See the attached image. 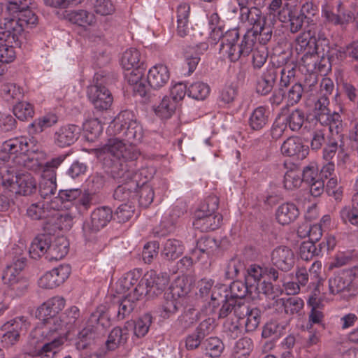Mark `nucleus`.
<instances>
[{
    "mask_svg": "<svg viewBox=\"0 0 358 358\" xmlns=\"http://www.w3.org/2000/svg\"><path fill=\"white\" fill-rule=\"evenodd\" d=\"M253 38L252 32H246L241 39L238 29L229 30L220 39V54L232 62L247 57L254 49Z\"/></svg>",
    "mask_w": 358,
    "mask_h": 358,
    "instance_id": "f257e3e1",
    "label": "nucleus"
},
{
    "mask_svg": "<svg viewBox=\"0 0 358 358\" xmlns=\"http://www.w3.org/2000/svg\"><path fill=\"white\" fill-rule=\"evenodd\" d=\"M147 273L138 280L132 291L129 292L122 300L113 301L108 308L101 306L97 308V313H130L134 310L136 306V301H138L145 296H151V289Z\"/></svg>",
    "mask_w": 358,
    "mask_h": 358,
    "instance_id": "f03ea898",
    "label": "nucleus"
},
{
    "mask_svg": "<svg viewBox=\"0 0 358 358\" xmlns=\"http://www.w3.org/2000/svg\"><path fill=\"white\" fill-rule=\"evenodd\" d=\"M264 275L276 282L280 278L279 272L273 267L262 268L253 264L248 267L245 275V281L250 289V292L259 296L262 294L266 297L273 293V287L271 282L263 280Z\"/></svg>",
    "mask_w": 358,
    "mask_h": 358,
    "instance_id": "7ed1b4c3",
    "label": "nucleus"
},
{
    "mask_svg": "<svg viewBox=\"0 0 358 358\" xmlns=\"http://www.w3.org/2000/svg\"><path fill=\"white\" fill-rule=\"evenodd\" d=\"M108 130L115 135L125 137L130 144L141 142L143 136L141 125L134 118V114L129 110L120 113L110 123Z\"/></svg>",
    "mask_w": 358,
    "mask_h": 358,
    "instance_id": "20e7f679",
    "label": "nucleus"
},
{
    "mask_svg": "<svg viewBox=\"0 0 358 358\" xmlns=\"http://www.w3.org/2000/svg\"><path fill=\"white\" fill-rule=\"evenodd\" d=\"M192 282L187 275L177 277L169 287L172 299L166 300L163 306V311L165 313H175L178 311L192 313L199 311L198 308L191 306H184L178 299L185 298L191 291Z\"/></svg>",
    "mask_w": 358,
    "mask_h": 358,
    "instance_id": "39448f33",
    "label": "nucleus"
},
{
    "mask_svg": "<svg viewBox=\"0 0 358 358\" xmlns=\"http://www.w3.org/2000/svg\"><path fill=\"white\" fill-rule=\"evenodd\" d=\"M268 13L276 17L282 22H289L290 31L298 32L302 28L306 20L296 7L282 0H272L268 7Z\"/></svg>",
    "mask_w": 358,
    "mask_h": 358,
    "instance_id": "423d86ee",
    "label": "nucleus"
},
{
    "mask_svg": "<svg viewBox=\"0 0 358 358\" xmlns=\"http://www.w3.org/2000/svg\"><path fill=\"white\" fill-rule=\"evenodd\" d=\"M110 326L108 315H91L86 327L78 334L76 347L83 350L91 345L106 329Z\"/></svg>",
    "mask_w": 358,
    "mask_h": 358,
    "instance_id": "0eeeda50",
    "label": "nucleus"
},
{
    "mask_svg": "<svg viewBox=\"0 0 358 358\" xmlns=\"http://www.w3.org/2000/svg\"><path fill=\"white\" fill-rule=\"evenodd\" d=\"M230 296L229 299H227L226 303L222 304V309L227 312L237 313H253L254 308H250L243 299L248 294L255 298L254 294L250 292V289L248 286L246 282L236 280L231 283L229 286Z\"/></svg>",
    "mask_w": 358,
    "mask_h": 358,
    "instance_id": "6e6552de",
    "label": "nucleus"
},
{
    "mask_svg": "<svg viewBox=\"0 0 358 358\" xmlns=\"http://www.w3.org/2000/svg\"><path fill=\"white\" fill-rule=\"evenodd\" d=\"M329 105V98L325 95H320L314 105V117L322 125L327 126L332 135L336 133L338 136L342 130L341 117L336 112L331 113Z\"/></svg>",
    "mask_w": 358,
    "mask_h": 358,
    "instance_id": "1a4fd4ad",
    "label": "nucleus"
},
{
    "mask_svg": "<svg viewBox=\"0 0 358 358\" xmlns=\"http://www.w3.org/2000/svg\"><path fill=\"white\" fill-rule=\"evenodd\" d=\"M94 84L87 88V96L94 107L99 110H106L112 105L113 98L110 90L105 86L104 78L95 74Z\"/></svg>",
    "mask_w": 358,
    "mask_h": 358,
    "instance_id": "9d476101",
    "label": "nucleus"
},
{
    "mask_svg": "<svg viewBox=\"0 0 358 358\" xmlns=\"http://www.w3.org/2000/svg\"><path fill=\"white\" fill-rule=\"evenodd\" d=\"M66 155H62L52 158L45 166L44 173L39 184V193L42 198L48 199L57 192L56 169L64 161Z\"/></svg>",
    "mask_w": 358,
    "mask_h": 358,
    "instance_id": "9b49d317",
    "label": "nucleus"
},
{
    "mask_svg": "<svg viewBox=\"0 0 358 358\" xmlns=\"http://www.w3.org/2000/svg\"><path fill=\"white\" fill-rule=\"evenodd\" d=\"M113 217V211L109 207L103 206L96 208L91 214L90 220H87L83 225V231L86 240L91 241L95 235L108 223Z\"/></svg>",
    "mask_w": 358,
    "mask_h": 358,
    "instance_id": "f8f14e48",
    "label": "nucleus"
},
{
    "mask_svg": "<svg viewBox=\"0 0 358 358\" xmlns=\"http://www.w3.org/2000/svg\"><path fill=\"white\" fill-rule=\"evenodd\" d=\"M17 17H6L1 23V27L8 30L18 38L26 28H32L37 24L38 17L31 10L27 8L19 12Z\"/></svg>",
    "mask_w": 358,
    "mask_h": 358,
    "instance_id": "ddd939ff",
    "label": "nucleus"
},
{
    "mask_svg": "<svg viewBox=\"0 0 358 358\" xmlns=\"http://www.w3.org/2000/svg\"><path fill=\"white\" fill-rule=\"evenodd\" d=\"M46 157L45 152L34 141V143L29 147V151L23 153L22 155H19L16 164L29 170L34 171L42 170V172L44 173L45 166L49 162H45Z\"/></svg>",
    "mask_w": 358,
    "mask_h": 358,
    "instance_id": "4468645a",
    "label": "nucleus"
},
{
    "mask_svg": "<svg viewBox=\"0 0 358 358\" xmlns=\"http://www.w3.org/2000/svg\"><path fill=\"white\" fill-rule=\"evenodd\" d=\"M0 28V69L4 71L2 65L10 63L15 59L13 45L17 43L19 38L8 30Z\"/></svg>",
    "mask_w": 358,
    "mask_h": 358,
    "instance_id": "2eb2a0df",
    "label": "nucleus"
},
{
    "mask_svg": "<svg viewBox=\"0 0 358 358\" xmlns=\"http://www.w3.org/2000/svg\"><path fill=\"white\" fill-rule=\"evenodd\" d=\"M71 271L69 264L61 265L46 272L38 280V285L45 289H53L62 284L70 275Z\"/></svg>",
    "mask_w": 358,
    "mask_h": 358,
    "instance_id": "dca6fc26",
    "label": "nucleus"
},
{
    "mask_svg": "<svg viewBox=\"0 0 358 358\" xmlns=\"http://www.w3.org/2000/svg\"><path fill=\"white\" fill-rule=\"evenodd\" d=\"M134 164V159L114 161L110 166L109 173L119 183L136 180V173L133 168Z\"/></svg>",
    "mask_w": 358,
    "mask_h": 358,
    "instance_id": "f3484780",
    "label": "nucleus"
},
{
    "mask_svg": "<svg viewBox=\"0 0 358 358\" xmlns=\"http://www.w3.org/2000/svg\"><path fill=\"white\" fill-rule=\"evenodd\" d=\"M34 143V140H29L24 136H19L10 138L4 141L1 147V152L8 155V157H13L16 163L19 155L29 151V147Z\"/></svg>",
    "mask_w": 358,
    "mask_h": 358,
    "instance_id": "a211bd4d",
    "label": "nucleus"
},
{
    "mask_svg": "<svg viewBox=\"0 0 358 358\" xmlns=\"http://www.w3.org/2000/svg\"><path fill=\"white\" fill-rule=\"evenodd\" d=\"M103 151L111 155L113 158L110 159L112 162L122 159H134L137 155L129 146L117 138L109 139L103 146Z\"/></svg>",
    "mask_w": 358,
    "mask_h": 358,
    "instance_id": "6ab92c4d",
    "label": "nucleus"
},
{
    "mask_svg": "<svg viewBox=\"0 0 358 358\" xmlns=\"http://www.w3.org/2000/svg\"><path fill=\"white\" fill-rule=\"evenodd\" d=\"M303 301L298 296L289 297L287 299H276L274 296L271 297V301L266 306L263 303L264 311L273 308L275 311L278 313H298L303 307Z\"/></svg>",
    "mask_w": 358,
    "mask_h": 358,
    "instance_id": "aec40b11",
    "label": "nucleus"
},
{
    "mask_svg": "<svg viewBox=\"0 0 358 358\" xmlns=\"http://www.w3.org/2000/svg\"><path fill=\"white\" fill-rule=\"evenodd\" d=\"M80 128L73 124L60 127L54 133L53 140L55 145L65 148L73 145L79 138Z\"/></svg>",
    "mask_w": 358,
    "mask_h": 358,
    "instance_id": "412c9836",
    "label": "nucleus"
},
{
    "mask_svg": "<svg viewBox=\"0 0 358 358\" xmlns=\"http://www.w3.org/2000/svg\"><path fill=\"white\" fill-rule=\"evenodd\" d=\"M271 262L278 269L282 271H288L294 265V253L288 247L278 246L271 252Z\"/></svg>",
    "mask_w": 358,
    "mask_h": 358,
    "instance_id": "4be33fe9",
    "label": "nucleus"
},
{
    "mask_svg": "<svg viewBox=\"0 0 358 358\" xmlns=\"http://www.w3.org/2000/svg\"><path fill=\"white\" fill-rule=\"evenodd\" d=\"M326 39L317 41L308 34H303L296 38L295 50L299 55L306 53L310 55L313 53H321L320 48L326 45Z\"/></svg>",
    "mask_w": 358,
    "mask_h": 358,
    "instance_id": "5701e85b",
    "label": "nucleus"
},
{
    "mask_svg": "<svg viewBox=\"0 0 358 358\" xmlns=\"http://www.w3.org/2000/svg\"><path fill=\"white\" fill-rule=\"evenodd\" d=\"M281 152L284 155L294 157L296 159H305L309 153L307 145H304L301 138L290 137L281 145Z\"/></svg>",
    "mask_w": 358,
    "mask_h": 358,
    "instance_id": "b1692460",
    "label": "nucleus"
},
{
    "mask_svg": "<svg viewBox=\"0 0 358 358\" xmlns=\"http://www.w3.org/2000/svg\"><path fill=\"white\" fill-rule=\"evenodd\" d=\"M322 15L328 23L334 25H345L349 23L352 17L350 12L345 9L342 3L337 5V13L327 4L322 6Z\"/></svg>",
    "mask_w": 358,
    "mask_h": 358,
    "instance_id": "393cba45",
    "label": "nucleus"
},
{
    "mask_svg": "<svg viewBox=\"0 0 358 358\" xmlns=\"http://www.w3.org/2000/svg\"><path fill=\"white\" fill-rule=\"evenodd\" d=\"M222 222V215H210L203 211H196L193 225L201 231H213L217 229Z\"/></svg>",
    "mask_w": 358,
    "mask_h": 358,
    "instance_id": "a878e982",
    "label": "nucleus"
},
{
    "mask_svg": "<svg viewBox=\"0 0 358 358\" xmlns=\"http://www.w3.org/2000/svg\"><path fill=\"white\" fill-rule=\"evenodd\" d=\"M170 79V73L166 66L158 64L152 66L148 73V82L153 89L163 87Z\"/></svg>",
    "mask_w": 358,
    "mask_h": 358,
    "instance_id": "bb28decb",
    "label": "nucleus"
},
{
    "mask_svg": "<svg viewBox=\"0 0 358 358\" xmlns=\"http://www.w3.org/2000/svg\"><path fill=\"white\" fill-rule=\"evenodd\" d=\"M279 71V68L274 66H268L266 69L257 85V92L259 94L266 95L271 92L275 83Z\"/></svg>",
    "mask_w": 358,
    "mask_h": 358,
    "instance_id": "cd10ccee",
    "label": "nucleus"
},
{
    "mask_svg": "<svg viewBox=\"0 0 358 358\" xmlns=\"http://www.w3.org/2000/svg\"><path fill=\"white\" fill-rule=\"evenodd\" d=\"M138 183L136 180H131L119 185L114 191L113 197L115 200L124 203H133L136 200V190Z\"/></svg>",
    "mask_w": 358,
    "mask_h": 358,
    "instance_id": "c85d7f7f",
    "label": "nucleus"
},
{
    "mask_svg": "<svg viewBox=\"0 0 358 358\" xmlns=\"http://www.w3.org/2000/svg\"><path fill=\"white\" fill-rule=\"evenodd\" d=\"M299 215L297 206L290 202L280 205L275 210V219L282 225H287L294 222Z\"/></svg>",
    "mask_w": 358,
    "mask_h": 358,
    "instance_id": "c756f323",
    "label": "nucleus"
},
{
    "mask_svg": "<svg viewBox=\"0 0 358 358\" xmlns=\"http://www.w3.org/2000/svg\"><path fill=\"white\" fill-rule=\"evenodd\" d=\"M36 181L29 173H18L15 176V181L10 182V185H16V192L24 196L29 195L36 189Z\"/></svg>",
    "mask_w": 358,
    "mask_h": 358,
    "instance_id": "7c9ffc66",
    "label": "nucleus"
},
{
    "mask_svg": "<svg viewBox=\"0 0 358 358\" xmlns=\"http://www.w3.org/2000/svg\"><path fill=\"white\" fill-rule=\"evenodd\" d=\"M51 236L47 234L37 236L31 242L29 252L32 259H37L43 255L47 256Z\"/></svg>",
    "mask_w": 358,
    "mask_h": 358,
    "instance_id": "2f4dec72",
    "label": "nucleus"
},
{
    "mask_svg": "<svg viewBox=\"0 0 358 358\" xmlns=\"http://www.w3.org/2000/svg\"><path fill=\"white\" fill-rule=\"evenodd\" d=\"M45 259L49 261H57L64 257L69 251V243L64 236L57 237L52 242L51 241Z\"/></svg>",
    "mask_w": 358,
    "mask_h": 358,
    "instance_id": "473e14b6",
    "label": "nucleus"
},
{
    "mask_svg": "<svg viewBox=\"0 0 358 358\" xmlns=\"http://www.w3.org/2000/svg\"><path fill=\"white\" fill-rule=\"evenodd\" d=\"M177 34L180 37H185L189 33V17L190 6L187 3H181L177 8Z\"/></svg>",
    "mask_w": 358,
    "mask_h": 358,
    "instance_id": "72a5a7b5",
    "label": "nucleus"
},
{
    "mask_svg": "<svg viewBox=\"0 0 358 358\" xmlns=\"http://www.w3.org/2000/svg\"><path fill=\"white\" fill-rule=\"evenodd\" d=\"M269 112L264 106L254 109L248 119V125L253 131L262 129L268 122Z\"/></svg>",
    "mask_w": 358,
    "mask_h": 358,
    "instance_id": "f704fd0d",
    "label": "nucleus"
},
{
    "mask_svg": "<svg viewBox=\"0 0 358 358\" xmlns=\"http://www.w3.org/2000/svg\"><path fill=\"white\" fill-rule=\"evenodd\" d=\"M26 265V259L21 257L15 260L12 264L6 266L2 275V280L5 285L13 282L21 278L22 271Z\"/></svg>",
    "mask_w": 358,
    "mask_h": 358,
    "instance_id": "c9c22d12",
    "label": "nucleus"
},
{
    "mask_svg": "<svg viewBox=\"0 0 358 358\" xmlns=\"http://www.w3.org/2000/svg\"><path fill=\"white\" fill-rule=\"evenodd\" d=\"M141 275L140 269H134L125 273L117 282V292L122 294H126L132 287H135Z\"/></svg>",
    "mask_w": 358,
    "mask_h": 358,
    "instance_id": "e433bc0d",
    "label": "nucleus"
},
{
    "mask_svg": "<svg viewBox=\"0 0 358 358\" xmlns=\"http://www.w3.org/2000/svg\"><path fill=\"white\" fill-rule=\"evenodd\" d=\"M325 46L322 48L321 57L323 60L327 58L330 64H337L348 57L347 54V45L345 47H329L326 42Z\"/></svg>",
    "mask_w": 358,
    "mask_h": 358,
    "instance_id": "4c0bfd02",
    "label": "nucleus"
},
{
    "mask_svg": "<svg viewBox=\"0 0 358 358\" xmlns=\"http://www.w3.org/2000/svg\"><path fill=\"white\" fill-rule=\"evenodd\" d=\"M226 289L227 287L224 285L215 286L212 291L210 301H201L202 305L200 310L203 313H215L217 311L220 313H231L225 311L222 307L220 308L219 299L217 297V294H220V291H224Z\"/></svg>",
    "mask_w": 358,
    "mask_h": 358,
    "instance_id": "58836bf2",
    "label": "nucleus"
},
{
    "mask_svg": "<svg viewBox=\"0 0 358 358\" xmlns=\"http://www.w3.org/2000/svg\"><path fill=\"white\" fill-rule=\"evenodd\" d=\"M348 269L343 270L329 280V289L332 294L348 292Z\"/></svg>",
    "mask_w": 358,
    "mask_h": 358,
    "instance_id": "ea45409f",
    "label": "nucleus"
},
{
    "mask_svg": "<svg viewBox=\"0 0 358 358\" xmlns=\"http://www.w3.org/2000/svg\"><path fill=\"white\" fill-rule=\"evenodd\" d=\"M240 19L242 22H247L249 25H252L251 29H257L266 22V17L257 7H252L241 12Z\"/></svg>",
    "mask_w": 358,
    "mask_h": 358,
    "instance_id": "a19ab883",
    "label": "nucleus"
},
{
    "mask_svg": "<svg viewBox=\"0 0 358 358\" xmlns=\"http://www.w3.org/2000/svg\"><path fill=\"white\" fill-rule=\"evenodd\" d=\"M89 6L92 13L106 17L112 15L115 12V6L112 0H89Z\"/></svg>",
    "mask_w": 358,
    "mask_h": 358,
    "instance_id": "79ce46f5",
    "label": "nucleus"
},
{
    "mask_svg": "<svg viewBox=\"0 0 358 358\" xmlns=\"http://www.w3.org/2000/svg\"><path fill=\"white\" fill-rule=\"evenodd\" d=\"M151 289V296L162 294L169 282V277L167 273L156 275L154 273H147Z\"/></svg>",
    "mask_w": 358,
    "mask_h": 358,
    "instance_id": "37998d69",
    "label": "nucleus"
},
{
    "mask_svg": "<svg viewBox=\"0 0 358 358\" xmlns=\"http://www.w3.org/2000/svg\"><path fill=\"white\" fill-rule=\"evenodd\" d=\"M58 122L55 114L48 113L36 120L29 125V132L32 134L41 133L45 129L52 127Z\"/></svg>",
    "mask_w": 358,
    "mask_h": 358,
    "instance_id": "c03bdc74",
    "label": "nucleus"
},
{
    "mask_svg": "<svg viewBox=\"0 0 358 358\" xmlns=\"http://www.w3.org/2000/svg\"><path fill=\"white\" fill-rule=\"evenodd\" d=\"M183 250V245L180 241L168 239L164 244L162 256L167 260H174L182 254Z\"/></svg>",
    "mask_w": 358,
    "mask_h": 358,
    "instance_id": "a18cd8bd",
    "label": "nucleus"
},
{
    "mask_svg": "<svg viewBox=\"0 0 358 358\" xmlns=\"http://www.w3.org/2000/svg\"><path fill=\"white\" fill-rule=\"evenodd\" d=\"M67 18L72 23L79 26H92L96 22V18L94 14L86 10H76L70 11L67 14Z\"/></svg>",
    "mask_w": 358,
    "mask_h": 358,
    "instance_id": "49530a36",
    "label": "nucleus"
},
{
    "mask_svg": "<svg viewBox=\"0 0 358 358\" xmlns=\"http://www.w3.org/2000/svg\"><path fill=\"white\" fill-rule=\"evenodd\" d=\"M247 32H252L253 34L254 45L257 40L260 45L264 46L271 38L273 34L272 26L266 22L257 29H248Z\"/></svg>",
    "mask_w": 358,
    "mask_h": 358,
    "instance_id": "de8ad7c7",
    "label": "nucleus"
},
{
    "mask_svg": "<svg viewBox=\"0 0 358 358\" xmlns=\"http://www.w3.org/2000/svg\"><path fill=\"white\" fill-rule=\"evenodd\" d=\"M140 63L141 54L136 48L127 50L121 58V64L127 71L135 68H140Z\"/></svg>",
    "mask_w": 358,
    "mask_h": 358,
    "instance_id": "09e8293b",
    "label": "nucleus"
},
{
    "mask_svg": "<svg viewBox=\"0 0 358 358\" xmlns=\"http://www.w3.org/2000/svg\"><path fill=\"white\" fill-rule=\"evenodd\" d=\"M150 323V315H142L138 319L128 322L127 323V327H132L135 336L137 337H143L148 333Z\"/></svg>",
    "mask_w": 358,
    "mask_h": 358,
    "instance_id": "8fccbe9b",
    "label": "nucleus"
},
{
    "mask_svg": "<svg viewBox=\"0 0 358 358\" xmlns=\"http://www.w3.org/2000/svg\"><path fill=\"white\" fill-rule=\"evenodd\" d=\"M252 341L250 338H241L235 343L231 357V358H248L252 350Z\"/></svg>",
    "mask_w": 358,
    "mask_h": 358,
    "instance_id": "3c124183",
    "label": "nucleus"
},
{
    "mask_svg": "<svg viewBox=\"0 0 358 358\" xmlns=\"http://www.w3.org/2000/svg\"><path fill=\"white\" fill-rule=\"evenodd\" d=\"M322 272V263L319 261H315L313 263L308 270L310 275V283L308 288L314 289L315 292H320V286L322 285L323 278L321 276Z\"/></svg>",
    "mask_w": 358,
    "mask_h": 358,
    "instance_id": "603ef678",
    "label": "nucleus"
},
{
    "mask_svg": "<svg viewBox=\"0 0 358 358\" xmlns=\"http://www.w3.org/2000/svg\"><path fill=\"white\" fill-rule=\"evenodd\" d=\"M202 348L206 356L214 358L219 357L222 354L224 350V345L218 338L210 337L202 343Z\"/></svg>",
    "mask_w": 358,
    "mask_h": 358,
    "instance_id": "864d4df0",
    "label": "nucleus"
},
{
    "mask_svg": "<svg viewBox=\"0 0 358 358\" xmlns=\"http://www.w3.org/2000/svg\"><path fill=\"white\" fill-rule=\"evenodd\" d=\"M65 306V300L60 296H55L44 302L37 308L38 313H59Z\"/></svg>",
    "mask_w": 358,
    "mask_h": 358,
    "instance_id": "5fc2aeb1",
    "label": "nucleus"
},
{
    "mask_svg": "<svg viewBox=\"0 0 358 358\" xmlns=\"http://www.w3.org/2000/svg\"><path fill=\"white\" fill-rule=\"evenodd\" d=\"M154 196L153 188L149 184L143 183L141 187L138 186L136 199L140 206L148 208L152 203Z\"/></svg>",
    "mask_w": 358,
    "mask_h": 358,
    "instance_id": "6e6d98bb",
    "label": "nucleus"
},
{
    "mask_svg": "<svg viewBox=\"0 0 358 358\" xmlns=\"http://www.w3.org/2000/svg\"><path fill=\"white\" fill-rule=\"evenodd\" d=\"M208 48V45L206 43H201L191 48L192 52H187L186 62L189 66V72L192 73L198 65L200 61L199 55L203 54Z\"/></svg>",
    "mask_w": 358,
    "mask_h": 358,
    "instance_id": "4d7b16f0",
    "label": "nucleus"
},
{
    "mask_svg": "<svg viewBox=\"0 0 358 358\" xmlns=\"http://www.w3.org/2000/svg\"><path fill=\"white\" fill-rule=\"evenodd\" d=\"M83 129L86 139L94 142L101 134L103 127L98 119H91L84 123Z\"/></svg>",
    "mask_w": 358,
    "mask_h": 358,
    "instance_id": "13d9d810",
    "label": "nucleus"
},
{
    "mask_svg": "<svg viewBox=\"0 0 358 358\" xmlns=\"http://www.w3.org/2000/svg\"><path fill=\"white\" fill-rule=\"evenodd\" d=\"M27 213L32 220H36L46 219L53 216L50 210L46 207L45 202L32 203L28 208Z\"/></svg>",
    "mask_w": 358,
    "mask_h": 358,
    "instance_id": "bf43d9fd",
    "label": "nucleus"
},
{
    "mask_svg": "<svg viewBox=\"0 0 358 358\" xmlns=\"http://www.w3.org/2000/svg\"><path fill=\"white\" fill-rule=\"evenodd\" d=\"M178 103L169 96H164L159 105L155 108L156 114L162 118H169L175 113Z\"/></svg>",
    "mask_w": 358,
    "mask_h": 358,
    "instance_id": "052dcab7",
    "label": "nucleus"
},
{
    "mask_svg": "<svg viewBox=\"0 0 358 358\" xmlns=\"http://www.w3.org/2000/svg\"><path fill=\"white\" fill-rule=\"evenodd\" d=\"M66 341V337L59 336L43 345L41 350L42 358H53Z\"/></svg>",
    "mask_w": 358,
    "mask_h": 358,
    "instance_id": "680f3d73",
    "label": "nucleus"
},
{
    "mask_svg": "<svg viewBox=\"0 0 358 358\" xmlns=\"http://www.w3.org/2000/svg\"><path fill=\"white\" fill-rule=\"evenodd\" d=\"M210 93V87L207 83L196 81L189 85L187 89V94L196 100L205 99Z\"/></svg>",
    "mask_w": 358,
    "mask_h": 358,
    "instance_id": "e2e57ef3",
    "label": "nucleus"
},
{
    "mask_svg": "<svg viewBox=\"0 0 358 358\" xmlns=\"http://www.w3.org/2000/svg\"><path fill=\"white\" fill-rule=\"evenodd\" d=\"M126 331L119 327L114 328L110 333L106 341V346L109 350H114L119 345L124 344L127 340Z\"/></svg>",
    "mask_w": 358,
    "mask_h": 358,
    "instance_id": "0e129e2a",
    "label": "nucleus"
},
{
    "mask_svg": "<svg viewBox=\"0 0 358 358\" xmlns=\"http://www.w3.org/2000/svg\"><path fill=\"white\" fill-rule=\"evenodd\" d=\"M13 110L15 116L20 121H27L32 118L34 114L33 106L25 101L16 103Z\"/></svg>",
    "mask_w": 358,
    "mask_h": 358,
    "instance_id": "69168bd1",
    "label": "nucleus"
},
{
    "mask_svg": "<svg viewBox=\"0 0 358 358\" xmlns=\"http://www.w3.org/2000/svg\"><path fill=\"white\" fill-rule=\"evenodd\" d=\"M217 248V240L210 236H203L196 243V250L202 254H206L208 257L212 255Z\"/></svg>",
    "mask_w": 358,
    "mask_h": 358,
    "instance_id": "338daca9",
    "label": "nucleus"
},
{
    "mask_svg": "<svg viewBox=\"0 0 358 358\" xmlns=\"http://www.w3.org/2000/svg\"><path fill=\"white\" fill-rule=\"evenodd\" d=\"M340 217L345 223L358 227V206H346L340 211Z\"/></svg>",
    "mask_w": 358,
    "mask_h": 358,
    "instance_id": "774afa93",
    "label": "nucleus"
}]
</instances>
